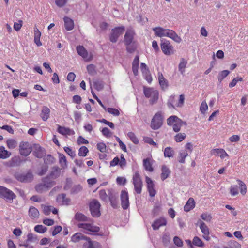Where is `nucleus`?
<instances>
[{
  "label": "nucleus",
  "instance_id": "nucleus-21",
  "mask_svg": "<svg viewBox=\"0 0 248 248\" xmlns=\"http://www.w3.org/2000/svg\"><path fill=\"white\" fill-rule=\"evenodd\" d=\"M108 198L111 206L113 208H117L118 207V195L113 192L109 191Z\"/></svg>",
  "mask_w": 248,
  "mask_h": 248
},
{
  "label": "nucleus",
  "instance_id": "nucleus-50",
  "mask_svg": "<svg viewBox=\"0 0 248 248\" xmlns=\"http://www.w3.org/2000/svg\"><path fill=\"white\" fill-rule=\"evenodd\" d=\"M87 70L89 75L93 76L96 73L95 66L93 64H89L87 66Z\"/></svg>",
  "mask_w": 248,
  "mask_h": 248
},
{
  "label": "nucleus",
  "instance_id": "nucleus-37",
  "mask_svg": "<svg viewBox=\"0 0 248 248\" xmlns=\"http://www.w3.org/2000/svg\"><path fill=\"white\" fill-rule=\"evenodd\" d=\"M188 155L186 150H182L179 153V162L181 163H185V158Z\"/></svg>",
  "mask_w": 248,
  "mask_h": 248
},
{
  "label": "nucleus",
  "instance_id": "nucleus-30",
  "mask_svg": "<svg viewBox=\"0 0 248 248\" xmlns=\"http://www.w3.org/2000/svg\"><path fill=\"white\" fill-rule=\"evenodd\" d=\"M170 173V170L167 167V166L164 165L161 167V178L162 181L165 180L167 179Z\"/></svg>",
  "mask_w": 248,
  "mask_h": 248
},
{
  "label": "nucleus",
  "instance_id": "nucleus-43",
  "mask_svg": "<svg viewBox=\"0 0 248 248\" xmlns=\"http://www.w3.org/2000/svg\"><path fill=\"white\" fill-rule=\"evenodd\" d=\"M192 244L193 245L199 247H203L204 246V243L202 240L198 236H195L192 241Z\"/></svg>",
  "mask_w": 248,
  "mask_h": 248
},
{
  "label": "nucleus",
  "instance_id": "nucleus-2",
  "mask_svg": "<svg viewBox=\"0 0 248 248\" xmlns=\"http://www.w3.org/2000/svg\"><path fill=\"white\" fill-rule=\"evenodd\" d=\"M164 117L161 112L156 113L153 117L150 127L154 130L159 129L163 125Z\"/></svg>",
  "mask_w": 248,
  "mask_h": 248
},
{
  "label": "nucleus",
  "instance_id": "nucleus-41",
  "mask_svg": "<svg viewBox=\"0 0 248 248\" xmlns=\"http://www.w3.org/2000/svg\"><path fill=\"white\" fill-rule=\"evenodd\" d=\"M237 182L240 186V193L242 195H244L247 192V186L241 180L238 179Z\"/></svg>",
  "mask_w": 248,
  "mask_h": 248
},
{
  "label": "nucleus",
  "instance_id": "nucleus-56",
  "mask_svg": "<svg viewBox=\"0 0 248 248\" xmlns=\"http://www.w3.org/2000/svg\"><path fill=\"white\" fill-rule=\"evenodd\" d=\"M243 81V78L241 77H236L234 78L230 83L229 86L230 88L234 87L238 82Z\"/></svg>",
  "mask_w": 248,
  "mask_h": 248
},
{
  "label": "nucleus",
  "instance_id": "nucleus-8",
  "mask_svg": "<svg viewBox=\"0 0 248 248\" xmlns=\"http://www.w3.org/2000/svg\"><path fill=\"white\" fill-rule=\"evenodd\" d=\"M100 206L99 202L96 200H93L90 203V210L93 217H97L100 216Z\"/></svg>",
  "mask_w": 248,
  "mask_h": 248
},
{
  "label": "nucleus",
  "instance_id": "nucleus-18",
  "mask_svg": "<svg viewBox=\"0 0 248 248\" xmlns=\"http://www.w3.org/2000/svg\"><path fill=\"white\" fill-rule=\"evenodd\" d=\"M56 201L61 205H68L71 202L70 199L66 197V194L62 193L57 196Z\"/></svg>",
  "mask_w": 248,
  "mask_h": 248
},
{
  "label": "nucleus",
  "instance_id": "nucleus-13",
  "mask_svg": "<svg viewBox=\"0 0 248 248\" xmlns=\"http://www.w3.org/2000/svg\"><path fill=\"white\" fill-rule=\"evenodd\" d=\"M121 202L122 207L126 210L129 206V197L128 192L125 190H122L121 193Z\"/></svg>",
  "mask_w": 248,
  "mask_h": 248
},
{
  "label": "nucleus",
  "instance_id": "nucleus-38",
  "mask_svg": "<svg viewBox=\"0 0 248 248\" xmlns=\"http://www.w3.org/2000/svg\"><path fill=\"white\" fill-rule=\"evenodd\" d=\"M230 74V71L227 70H223L218 73L217 76L218 81L221 83L222 80Z\"/></svg>",
  "mask_w": 248,
  "mask_h": 248
},
{
  "label": "nucleus",
  "instance_id": "nucleus-24",
  "mask_svg": "<svg viewBox=\"0 0 248 248\" xmlns=\"http://www.w3.org/2000/svg\"><path fill=\"white\" fill-rule=\"evenodd\" d=\"M211 154L216 156H219L221 159H224L228 156L226 151L223 149H214L211 151Z\"/></svg>",
  "mask_w": 248,
  "mask_h": 248
},
{
  "label": "nucleus",
  "instance_id": "nucleus-17",
  "mask_svg": "<svg viewBox=\"0 0 248 248\" xmlns=\"http://www.w3.org/2000/svg\"><path fill=\"white\" fill-rule=\"evenodd\" d=\"M159 84L162 90L165 91L169 87L168 81L165 78L162 73L160 72L157 73Z\"/></svg>",
  "mask_w": 248,
  "mask_h": 248
},
{
  "label": "nucleus",
  "instance_id": "nucleus-39",
  "mask_svg": "<svg viewBox=\"0 0 248 248\" xmlns=\"http://www.w3.org/2000/svg\"><path fill=\"white\" fill-rule=\"evenodd\" d=\"M174 152L172 148L170 147H167L165 148L164 151V156L165 157H172L173 156Z\"/></svg>",
  "mask_w": 248,
  "mask_h": 248
},
{
  "label": "nucleus",
  "instance_id": "nucleus-48",
  "mask_svg": "<svg viewBox=\"0 0 248 248\" xmlns=\"http://www.w3.org/2000/svg\"><path fill=\"white\" fill-rule=\"evenodd\" d=\"M127 136L130 139V140L136 144H137L139 142V140L137 138L136 136L134 134V133L132 132H129L127 133Z\"/></svg>",
  "mask_w": 248,
  "mask_h": 248
},
{
  "label": "nucleus",
  "instance_id": "nucleus-46",
  "mask_svg": "<svg viewBox=\"0 0 248 248\" xmlns=\"http://www.w3.org/2000/svg\"><path fill=\"white\" fill-rule=\"evenodd\" d=\"M200 228L203 234H209V229L207 225L203 221H201Z\"/></svg>",
  "mask_w": 248,
  "mask_h": 248
},
{
  "label": "nucleus",
  "instance_id": "nucleus-63",
  "mask_svg": "<svg viewBox=\"0 0 248 248\" xmlns=\"http://www.w3.org/2000/svg\"><path fill=\"white\" fill-rule=\"evenodd\" d=\"M97 148L102 153H104L106 151V146L103 142H100L97 144Z\"/></svg>",
  "mask_w": 248,
  "mask_h": 248
},
{
  "label": "nucleus",
  "instance_id": "nucleus-64",
  "mask_svg": "<svg viewBox=\"0 0 248 248\" xmlns=\"http://www.w3.org/2000/svg\"><path fill=\"white\" fill-rule=\"evenodd\" d=\"M63 149L64 151L72 158H73L75 156V152L74 151H73L70 147H64Z\"/></svg>",
  "mask_w": 248,
  "mask_h": 248
},
{
  "label": "nucleus",
  "instance_id": "nucleus-53",
  "mask_svg": "<svg viewBox=\"0 0 248 248\" xmlns=\"http://www.w3.org/2000/svg\"><path fill=\"white\" fill-rule=\"evenodd\" d=\"M35 190L38 193H40L47 190L43 183L37 185L35 186Z\"/></svg>",
  "mask_w": 248,
  "mask_h": 248
},
{
  "label": "nucleus",
  "instance_id": "nucleus-60",
  "mask_svg": "<svg viewBox=\"0 0 248 248\" xmlns=\"http://www.w3.org/2000/svg\"><path fill=\"white\" fill-rule=\"evenodd\" d=\"M82 189V187L80 185H78L74 186L71 189V193L72 194H77L80 192Z\"/></svg>",
  "mask_w": 248,
  "mask_h": 248
},
{
  "label": "nucleus",
  "instance_id": "nucleus-42",
  "mask_svg": "<svg viewBox=\"0 0 248 248\" xmlns=\"http://www.w3.org/2000/svg\"><path fill=\"white\" fill-rule=\"evenodd\" d=\"M224 248H240V244L236 241L231 240L228 243L227 246H225Z\"/></svg>",
  "mask_w": 248,
  "mask_h": 248
},
{
  "label": "nucleus",
  "instance_id": "nucleus-62",
  "mask_svg": "<svg viewBox=\"0 0 248 248\" xmlns=\"http://www.w3.org/2000/svg\"><path fill=\"white\" fill-rule=\"evenodd\" d=\"M200 111L202 114H204L208 109V106L205 101H202L200 106Z\"/></svg>",
  "mask_w": 248,
  "mask_h": 248
},
{
  "label": "nucleus",
  "instance_id": "nucleus-15",
  "mask_svg": "<svg viewBox=\"0 0 248 248\" xmlns=\"http://www.w3.org/2000/svg\"><path fill=\"white\" fill-rule=\"evenodd\" d=\"M135 35L134 31L130 29L127 30L124 38V42L125 45H130L133 41Z\"/></svg>",
  "mask_w": 248,
  "mask_h": 248
},
{
  "label": "nucleus",
  "instance_id": "nucleus-35",
  "mask_svg": "<svg viewBox=\"0 0 248 248\" xmlns=\"http://www.w3.org/2000/svg\"><path fill=\"white\" fill-rule=\"evenodd\" d=\"M11 152L5 150L4 146L0 147V158L5 159L10 156Z\"/></svg>",
  "mask_w": 248,
  "mask_h": 248
},
{
  "label": "nucleus",
  "instance_id": "nucleus-28",
  "mask_svg": "<svg viewBox=\"0 0 248 248\" xmlns=\"http://www.w3.org/2000/svg\"><path fill=\"white\" fill-rule=\"evenodd\" d=\"M195 206V202L192 198H190L187 201L186 204L184 206V211L186 212H189L193 209Z\"/></svg>",
  "mask_w": 248,
  "mask_h": 248
},
{
  "label": "nucleus",
  "instance_id": "nucleus-19",
  "mask_svg": "<svg viewBox=\"0 0 248 248\" xmlns=\"http://www.w3.org/2000/svg\"><path fill=\"white\" fill-rule=\"evenodd\" d=\"M86 242L84 243V248H101L100 244L97 241H92L89 237H87Z\"/></svg>",
  "mask_w": 248,
  "mask_h": 248
},
{
  "label": "nucleus",
  "instance_id": "nucleus-25",
  "mask_svg": "<svg viewBox=\"0 0 248 248\" xmlns=\"http://www.w3.org/2000/svg\"><path fill=\"white\" fill-rule=\"evenodd\" d=\"M153 160L150 158H147L143 159V165L145 170L149 172H152L154 170L152 167Z\"/></svg>",
  "mask_w": 248,
  "mask_h": 248
},
{
  "label": "nucleus",
  "instance_id": "nucleus-32",
  "mask_svg": "<svg viewBox=\"0 0 248 248\" xmlns=\"http://www.w3.org/2000/svg\"><path fill=\"white\" fill-rule=\"evenodd\" d=\"M166 29L161 27H156L153 28V31L155 36L161 38L164 37Z\"/></svg>",
  "mask_w": 248,
  "mask_h": 248
},
{
  "label": "nucleus",
  "instance_id": "nucleus-29",
  "mask_svg": "<svg viewBox=\"0 0 248 248\" xmlns=\"http://www.w3.org/2000/svg\"><path fill=\"white\" fill-rule=\"evenodd\" d=\"M50 110L49 108L47 107H43L41 113L40 114V117L44 121H46L49 118L50 115Z\"/></svg>",
  "mask_w": 248,
  "mask_h": 248
},
{
  "label": "nucleus",
  "instance_id": "nucleus-1",
  "mask_svg": "<svg viewBox=\"0 0 248 248\" xmlns=\"http://www.w3.org/2000/svg\"><path fill=\"white\" fill-rule=\"evenodd\" d=\"M167 124L169 126H172L173 130L175 132L180 131L183 125V121L175 115L170 116L167 119Z\"/></svg>",
  "mask_w": 248,
  "mask_h": 248
},
{
  "label": "nucleus",
  "instance_id": "nucleus-54",
  "mask_svg": "<svg viewBox=\"0 0 248 248\" xmlns=\"http://www.w3.org/2000/svg\"><path fill=\"white\" fill-rule=\"evenodd\" d=\"M107 110L109 113L115 116H118L120 114L119 110L115 108H108Z\"/></svg>",
  "mask_w": 248,
  "mask_h": 248
},
{
  "label": "nucleus",
  "instance_id": "nucleus-36",
  "mask_svg": "<svg viewBox=\"0 0 248 248\" xmlns=\"http://www.w3.org/2000/svg\"><path fill=\"white\" fill-rule=\"evenodd\" d=\"M61 174V169L57 166H55L52 168V170L49 175V177H51L53 179H56L58 178Z\"/></svg>",
  "mask_w": 248,
  "mask_h": 248
},
{
  "label": "nucleus",
  "instance_id": "nucleus-26",
  "mask_svg": "<svg viewBox=\"0 0 248 248\" xmlns=\"http://www.w3.org/2000/svg\"><path fill=\"white\" fill-rule=\"evenodd\" d=\"M64 22V26L67 31H71L73 29L74 27V23L73 20L70 18L65 16L63 18Z\"/></svg>",
  "mask_w": 248,
  "mask_h": 248
},
{
  "label": "nucleus",
  "instance_id": "nucleus-34",
  "mask_svg": "<svg viewBox=\"0 0 248 248\" xmlns=\"http://www.w3.org/2000/svg\"><path fill=\"white\" fill-rule=\"evenodd\" d=\"M29 215L32 219L37 218L39 217V212L37 208L31 206L29 210Z\"/></svg>",
  "mask_w": 248,
  "mask_h": 248
},
{
  "label": "nucleus",
  "instance_id": "nucleus-6",
  "mask_svg": "<svg viewBox=\"0 0 248 248\" xmlns=\"http://www.w3.org/2000/svg\"><path fill=\"white\" fill-rule=\"evenodd\" d=\"M14 177L17 181L25 183H30L33 179V175L30 170L25 173L16 172L14 174Z\"/></svg>",
  "mask_w": 248,
  "mask_h": 248
},
{
  "label": "nucleus",
  "instance_id": "nucleus-23",
  "mask_svg": "<svg viewBox=\"0 0 248 248\" xmlns=\"http://www.w3.org/2000/svg\"><path fill=\"white\" fill-rule=\"evenodd\" d=\"M57 131L60 134L64 136H70L75 134V132L73 130L60 125L58 126Z\"/></svg>",
  "mask_w": 248,
  "mask_h": 248
},
{
  "label": "nucleus",
  "instance_id": "nucleus-14",
  "mask_svg": "<svg viewBox=\"0 0 248 248\" xmlns=\"http://www.w3.org/2000/svg\"><path fill=\"white\" fill-rule=\"evenodd\" d=\"M23 160L18 156H16L11 158L5 163V165L8 167H16L20 166Z\"/></svg>",
  "mask_w": 248,
  "mask_h": 248
},
{
  "label": "nucleus",
  "instance_id": "nucleus-40",
  "mask_svg": "<svg viewBox=\"0 0 248 248\" xmlns=\"http://www.w3.org/2000/svg\"><path fill=\"white\" fill-rule=\"evenodd\" d=\"M93 86L94 88L97 91H100L104 87V84L102 81L100 80H95L93 81Z\"/></svg>",
  "mask_w": 248,
  "mask_h": 248
},
{
  "label": "nucleus",
  "instance_id": "nucleus-61",
  "mask_svg": "<svg viewBox=\"0 0 248 248\" xmlns=\"http://www.w3.org/2000/svg\"><path fill=\"white\" fill-rule=\"evenodd\" d=\"M101 133L103 136L106 137H110L111 136V132L110 130L107 127H104L101 130Z\"/></svg>",
  "mask_w": 248,
  "mask_h": 248
},
{
  "label": "nucleus",
  "instance_id": "nucleus-47",
  "mask_svg": "<svg viewBox=\"0 0 248 248\" xmlns=\"http://www.w3.org/2000/svg\"><path fill=\"white\" fill-rule=\"evenodd\" d=\"M88 152V148L86 146H83L79 148L78 155L79 156L85 157Z\"/></svg>",
  "mask_w": 248,
  "mask_h": 248
},
{
  "label": "nucleus",
  "instance_id": "nucleus-45",
  "mask_svg": "<svg viewBox=\"0 0 248 248\" xmlns=\"http://www.w3.org/2000/svg\"><path fill=\"white\" fill-rule=\"evenodd\" d=\"M59 162L63 169H65L67 167V160L64 155H59Z\"/></svg>",
  "mask_w": 248,
  "mask_h": 248
},
{
  "label": "nucleus",
  "instance_id": "nucleus-12",
  "mask_svg": "<svg viewBox=\"0 0 248 248\" xmlns=\"http://www.w3.org/2000/svg\"><path fill=\"white\" fill-rule=\"evenodd\" d=\"M164 35V37H169L177 43H180L182 41L181 38L172 30L166 29Z\"/></svg>",
  "mask_w": 248,
  "mask_h": 248
},
{
  "label": "nucleus",
  "instance_id": "nucleus-9",
  "mask_svg": "<svg viewBox=\"0 0 248 248\" xmlns=\"http://www.w3.org/2000/svg\"><path fill=\"white\" fill-rule=\"evenodd\" d=\"M78 226L79 228L83 229L84 232L90 234V232H97L99 231L100 228L98 226H94L91 223H79Z\"/></svg>",
  "mask_w": 248,
  "mask_h": 248
},
{
  "label": "nucleus",
  "instance_id": "nucleus-16",
  "mask_svg": "<svg viewBox=\"0 0 248 248\" xmlns=\"http://www.w3.org/2000/svg\"><path fill=\"white\" fill-rule=\"evenodd\" d=\"M77 51L79 55L81 56L85 61H89L92 57L88 54L87 51L82 46H78L76 47Z\"/></svg>",
  "mask_w": 248,
  "mask_h": 248
},
{
  "label": "nucleus",
  "instance_id": "nucleus-51",
  "mask_svg": "<svg viewBox=\"0 0 248 248\" xmlns=\"http://www.w3.org/2000/svg\"><path fill=\"white\" fill-rule=\"evenodd\" d=\"M34 229L35 232L40 233H43L47 231V228L42 225H36Z\"/></svg>",
  "mask_w": 248,
  "mask_h": 248
},
{
  "label": "nucleus",
  "instance_id": "nucleus-10",
  "mask_svg": "<svg viewBox=\"0 0 248 248\" xmlns=\"http://www.w3.org/2000/svg\"><path fill=\"white\" fill-rule=\"evenodd\" d=\"M124 30L125 28L124 26L118 27L113 29L110 35V41L112 43L116 42L118 37L123 34Z\"/></svg>",
  "mask_w": 248,
  "mask_h": 248
},
{
  "label": "nucleus",
  "instance_id": "nucleus-44",
  "mask_svg": "<svg viewBox=\"0 0 248 248\" xmlns=\"http://www.w3.org/2000/svg\"><path fill=\"white\" fill-rule=\"evenodd\" d=\"M7 147L11 149L15 148L17 145L16 140L13 139H9L6 141Z\"/></svg>",
  "mask_w": 248,
  "mask_h": 248
},
{
  "label": "nucleus",
  "instance_id": "nucleus-11",
  "mask_svg": "<svg viewBox=\"0 0 248 248\" xmlns=\"http://www.w3.org/2000/svg\"><path fill=\"white\" fill-rule=\"evenodd\" d=\"M20 154L24 156H28L31 152V147L28 142H21L19 144Z\"/></svg>",
  "mask_w": 248,
  "mask_h": 248
},
{
  "label": "nucleus",
  "instance_id": "nucleus-7",
  "mask_svg": "<svg viewBox=\"0 0 248 248\" xmlns=\"http://www.w3.org/2000/svg\"><path fill=\"white\" fill-rule=\"evenodd\" d=\"M160 47L163 53L166 55H171L174 52V47L169 41L161 40Z\"/></svg>",
  "mask_w": 248,
  "mask_h": 248
},
{
  "label": "nucleus",
  "instance_id": "nucleus-33",
  "mask_svg": "<svg viewBox=\"0 0 248 248\" xmlns=\"http://www.w3.org/2000/svg\"><path fill=\"white\" fill-rule=\"evenodd\" d=\"M42 181L47 190L52 187L55 184V182L51 180L49 176L43 178Z\"/></svg>",
  "mask_w": 248,
  "mask_h": 248
},
{
  "label": "nucleus",
  "instance_id": "nucleus-52",
  "mask_svg": "<svg viewBox=\"0 0 248 248\" xmlns=\"http://www.w3.org/2000/svg\"><path fill=\"white\" fill-rule=\"evenodd\" d=\"M186 137V135L184 133H179L174 137V140L177 142L182 141Z\"/></svg>",
  "mask_w": 248,
  "mask_h": 248
},
{
  "label": "nucleus",
  "instance_id": "nucleus-3",
  "mask_svg": "<svg viewBox=\"0 0 248 248\" xmlns=\"http://www.w3.org/2000/svg\"><path fill=\"white\" fill-rule=\"evenodd\" d=\"M143 93L146 97L150 98L151 104L153 105L157 102L159 97L157 90L153 88H144Z\"/></svg>",
  "mask_w": 248,
  "mask_h": 248
},
{
  "label": "nucleus",
  "instance_id": "nucleus-31",
  "mask_svg": "<svg viewBox=\"0 0 248 248\" xmlns=\"http://www.w3.org/2000/svg\"><path fill=\"white\" fill-rule=\"evenodd\" d=\"M34 43L38 46H42V43L40 41V37L41 35V33L40 31L37 28H34Z\"/></svg>",
  "mask_w": 248,
  "mask_h": 248
},
{
  "label": "nucleus",
  "instance_id": "nucleus-58",
  "mask_svg": "<svg viewBox=\"0 0 248 248\" xmlns=\"http://www.w3.org/2000/svg\"><path fill=\"white\" fill-rule=\"evenodd\" d=\"M175 95H172L169 97L167 102V105L169 108H175V107L173 105Z\"/></svg>",
  "mask_w": 248,
  "mask_h": 248
},
{
  "label": "nucleus",
  "instance_id": "nucleus-22",
  "mask_svg": "<svg viewBox=\"0 0 248 248\" xmlns=\"http://www.w3.org/2000/svg\"><path fill=\"white\" fill-rule=\"evenodd\" d=\"M166 219L162 217L155 220L152 225L153 229L154 230H157L160 227L165 226L166 225Z\"/></svg>",
  "mask_w": 248,
  "mask_h": 248
},
{
  "label": "nucleus",
  "instance_id": "nucleus-20",
  "mask_svg": "<svg viewBox=\"0 0 248 248\" xmlns=\"http://www.w3.org/2000/svg\"><path fill=\"white\" fill-rule=\"evenodd\" d=\"M33 155L38 158H42L46 154L45 150L39 145H35L33 152Z\"/></svg>",
  "mask_w": 248,
  "mask_h": 248
},
{
  "label": "nucleus",
  "instance_id": "nucleus-57",
  "mask_svg": "<svg viewBox=\"0 0 248 248\" xmlns=\"http://www.w3.org/2000/svg\"><path fill=\"white\" fill-rule=\"evenodd\" d=\"M99 195L100 198L104 202H107L108 199V195L106 192V191L104 189L101 190L99 192Z\"/></svg>",
  "mask_w": 248,
  "mask_h": 248
},
{
  "label": "nucleus",
  "instance_id": "nucleus-59",
  "mask_svg": "<svg viewBox=\"0 0 248 248\" xmlns=\"http://www.w3.org/2000/svg\"><path fill=\"white\" fill-rule=\"evenodd\" d=\"M186 62L183 59L179 64V70L181 74H183L185 72V68L186 67Z\"/></svg>",
  "mask_w": 248,
  "mask_h": 248
},
{
  "label": "nucleus",
  "instance_id": "nucleus-55",
  "mask_svg": "<svg viewBox=\"0 0 248 248\" xmlns=\"http://www.w3.org/2000/svg\"><path fill=\"white\" fill-rule=\"evenodd\" d=\"M230 193L232 196H234L238 194V186L237 185H232L231 186Z\"/></svg>",
  "mask_w": 248,
  "mask_h": 248
},
{
  "label": "nucleus",
  "instance_id": "nucleus-4",
  "mask_svg": "<svg viewBox=\"0 0 248 248\" xmlns=\"http://www.w3.org/2000/svg\"><path fill=\"white\" fill-rule=\"evenodd\" d=\"M0 198L4 199L9 203H12L14 199H16V194L9 189L0 186Z\"/></svg>",
  "mask_w": 248,
  "mask_h": 248
},
{
  "label": "nucleus",
  "instance_id": "nucleus-5",
  "mask_svg": "<svg viewBox=\"0 0 248 248\" xmlns=\"http://www.w3.org/2000/svg\"><path fill=\"white\" fill-rule=\"evenodd\" d=\"M132 184L134 185L135 192L138 194H140L142 191L143 184L138 171H135L133 175Z\"/></svg>",
  "mask_w": 248,
  "mask_h": 248
},
{
  "label": "nucleus",
  "instance_id": "nucleus-27",
  "mask_svg": "<svg viewBox=\"0 0 248 248\" xmlns=\"http://www.w3.org/2000/svg\"><path fill=\"white\" fill-rule=\"evenodd\" d=\"M87 237L80 232H76L72 236L71 240L73 242L77 243L82 240H86Z\"/></svg>",
  "mask_w": 248,
  "mask_h": 248
},
{
  "label": "nucleus",
  "instance_id": "nucleus-49",
  "mask_svg": "<svg viewBox=\"0 0 248 248\" xmlns=\"http://www.w3.org/2000/svg\"><path fill=\"white\" fill-rule=\"evenodd\" d=\"M75 218L77 220L80 221H86L88 220L87 217L80 213H77L75 214Z\"/></svg>",
  "mask_w": 248,
  "mask_h": 248
}]
</instances>
